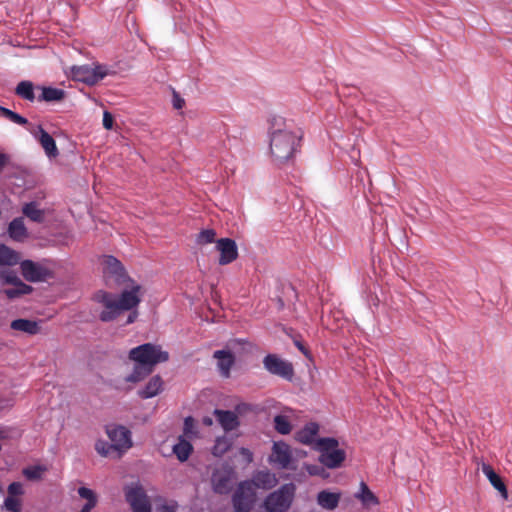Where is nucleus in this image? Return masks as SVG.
<instances>
[{
	"label": "nucleus",
	"mask_w": 512,
	"mask_h": 512,
	"mask_svg": "<svg viewBox=\"0 0 512 512\" xmlns=\"http://www.w3.org/2000/svg\"><path fill=\"white\" fill-rule=\"evenodd\" d=\"M0 116L10 120L11 122L13 123H16L18 125H26L28 124V120L21 116L20 114L8 109V108H5V107H2L0 106Z\"/></svg>",
	"instance_id": "35"
},
{
	"label": "nucleus",
	"mask_w": 512,
	"mask_h": 512,
	"mask_svg": "<svg viewBox=\"0 0 512 512\" xmlns=\"http://www.w3.org/2000/svg\"><path fill=\"white\" fill-rule=\"evenodd\" d=\"M126 501L133 512H151V504L145 490L139 484L125 488Z\"/></svg>",
	"instance_id": "10"
},
{
	"label": "nucleus",
	"mask_w": 512,
	"mask_h": 512,
	"mask_svg": "<svg viewBox=\"0 0 512 512\" xmlns=\"http://www.w3.org/2000/svg\"><path fill=\"white\" fill-rule=\"evenodd\" d=\"M213 357L217 359V367L221 376L228 378L232 366L235 364V357L228 350H217L213 353Z\"/></svg>",
	"instance_id": "16"
},
{
	"label": "nucleus",
	"mask_w": 512,
	"mask_h": 512,
	"mask_svg": "<svg viewBox=\"0 0 512 512\" xmlns=\"http://www.w3.org/2000/svg\"><path fill=\"white\" fill-rule=\"evenodd\" d=\"M114 118L112 114L108 111H105L103 114V127L107 130H111L113 128Z\"/></svg>",
	"instance_id": "40"
},
{
	"label": "nucleus",
	"mask_w": 512,
	"mask_h": 512,
	"mask_svg": "<svg viewBox=\"0 0 512 512\" xmlns=\"http://www.w3.org/2000/svg\"><path fill=\"white\" fill-rule=\"evenodd\" d=\"M50 260L37 263L32 260H24L20 263L21 274L29 282H43L54 277V270L49 265Z\"/></svg>",
	"instance_id": "7"
},
{
	"label": "nucleus",
	"mask_w": 512,
	"mask_h": 512,
	"mask_svg": "<svg viewBox=\"0 0 512 512\" xmlns=\"http://www.w3.org/2000/svg\"><path fill=\"white\" fill-rule=\"evenodd\" d=\"M216 249L220 253L219 264L228 265L238 258L236 242L231 238H221L216 241Z\"/></svg>",
	"instance_id": "13"
},
{
	"label": "nucleus",
	"mask_w": 512,
	"mask_h": 512,
	"mask_svg": "<svg viewBox=\"0 0 512 512\" xmlns=\"http://www.w3.org/2000/svg\"><path fill=\"white\" fill-rule=\"evenodd\" d=\"M213 490L218 494H228L231 490V477L225 473H215L212 476Z\"/></svg>",
	"instance_id": "26"
},
{
	"label": "nucleus",
	"mask_w": 512,
	"mask_h": 512,
	"mask_svg": "<svg viewBox=\"0 0 512 512\" xmlns=\"http://www.w3.org/2000/svg\"><path fill=\"white\" fill-rule=\"evenodd\" d=\"M239 452L244 457L247 463L253 461V453L249 449L242 447Z\"/></svg>",
	"instance_id": "45"
},
{
	"label": "nucleus",
	"mask_w": 512,
	"mask_h": 512,
	"mask_svg": "<svg viewBox=\"0 0 512 512\" xmlns=\"http://www.w3.org/2000/svg\"><path fill=\"white\" fill-rule=\"evenodd\" d=\"M5 281L9 284H13L14 286L20 279L13 273H9L5 276Z\"/></svg>",
	"instance_id": "47"
},
{
	"label": "nucleus",
	"mask_w": 512,
	"mask_h": 512,
	"mask_svg": "<svg viewBox=\"0 0 512 512\" xmlns=\"http://www.w3.org/2000/svg\"><path fill=\"white\" fill-rule=\"evenodd\" d=\"M19 261V255L4 244H0V265H15Z\"/></svg>",
	"instance_id": "31"
},
{
	"label": "nucleus",
	"mask_w": 512,
	"mask_h": 512,
	"mask_svg": "<svg viewBox=\"0 0 512 512\" xmlns=\"http://www.w3.org/2000/svg\"><path fill=\"white\" fill-rule=\"evenodd\" d=\"M294 494L295 486L293 484L281 486L265 498V510L267 512H286L292 504Z\"/></svg>",
	"instance_id": "5"
},
{
	"label": "nucleus",
	"mask_w": 512,
	"mask_h": 512,
	"mask_svg": "<svg viewBox=\"0 0 512 512\" xmlns=\"http://www.w3.org/2000/svg\"><path fill=\"white\" fill-rule=\"evenodd\" d=\"M33 135L37 138L49 158H56L59 155L55 140L41 125L38 126V133H33Z\"/></svg>",
	"instance_id": "15"
},
{
	"label": "nucleus",
	"mask_w": 512,
	"mask_h": 512,
	"mask_svg": "<svg viewBox=\"0 0 512 512\" xmlns=\"http://www.w3.org/2000/svg\"><path fill=\"white\" fill-rule=\"evenodd\" d=\"M257 494L252 483L245 480L240 482L232 495V504L236 512H249L256 503Z\"/></svg>",
	"instance_id": "8"
},
{
	"label": "nucleus",
	"mask_w": 512,
	"mask_h": 512,
	"mask_svg": "<svg viewBox=\"0 0 512 512\" xmlns=\"http://www.w3.org/2000/svg\"><path fill=\"white\" fill-rule=\"evenodd\" d=\"M23 485L20 482H12L7 488V497L4 500V508L9 512H21Z\"/></svg>",
	"instance_id": "14"
},
{
	"label": "nucleus",
	"mask_w": 512,
	"mask_h": 512,
	"mask_svg": "<svg viewBox=\"0 0 512 512\" xmlns=\"http://www.w3.org/2000/svg\"><path fill=\"white\" fill-rule=\"evenodd\" d=\"M95 449L100 455L104 457L111 456L113 454L116 455V448L113 447V444L103 440L96 442Z\"/></svg>",
	"instance_id": "38"
},
{
	"label": "nucleus",
	"mask_w": 512,
	"mask_h": 512,
	"mask_svg": "<svg viewBox=\"0 0 512 512\" xmlns=\"http://www.w3.org/2000/svg\"><path fill=\"white\" fill-rule=\"evenodd\" d=\"M269 134V156L272 163L277 167L292 163L302 138V135L295 131L292 122L280 116L273 117Z\"/></svg>",
	"instance_id": "2"
},
{
	"label": "nucleus",
	"mask_w": 512,
	"mask_h": 512,
	"mask_svg": "<svg viewBox=\"0 0 512 512\" xmlns=\"http://www.w3.org/2000/svg\"><path fill=\"white\" fill-rule=\"evenodd\" d=\"M274 428L278 433L287 435L291 432L292 426L288 417L284 415H276L274 417Z\"/></svg>",
	"instance_id": "34"
},
{
	"label": "nucleus",
	"mask_w": 512,
	"mask_h": 512,
	"mask_svg": "<svg viewBox=\"0 0 512 512\" xmlns=\"http://www.w3.org/2000/svg\"><path fill=\"white\" fill-rule=\"evenodd\" d=\"M335 438H319L315 443V450L320 453L319 462L329 469H335L342 465L346 458L343 449L338 448Z\"/></svg>",
	"instance_id": "4"
},
{
	"label": "nucleus",
	"mask_w": 512,
	"mask_h": 512,
	"mask_svg": "<svg viewBox=\"0 0 512 512\" xmlns=\"http://www.w3.org/2000/svg\"><path fill=\"white\" fill-rule=\"evenodd\" d=\"M16 289L19 290V292L22 294V295H26V294H29L32 292L33 288L27 284H25L24 282H22L21 280L18 281L15 285Z\"/></svg>",
	"instance_id": "42"
},
{
	"label": "nucleus",
	"mask_w": 512,
	"mask_h": 512,
	"mask_svg": "<svg viewBox=\"0 0 512 512\" xmlns=\"http://www.w3.org/2000/svg\"><path fill=\"white\" fill-rule=\"evenodd\" d=\"M197 434L194 425V419L192 417H187L184 420L183 434L181 436H185V438L192 440L193 436Z\"/></svg>",
	"instance_id": "39"
},
{
	"label": "nucleus",
	"mask_w": 512,
	"mask_h": 512,
	"mask_svg": "<svg viewBox=\"0 0 512 512\" xmlns=\"http://www.w3.org/2000/svg\"><path fill=\"white\" fill-rule=\"evenodd\" d=\"M4 293L9 299H14L22 295L15 286L13 288L5 289Z\"/></svg>",
	"instance_id": "43"
},
{
	"label": "nucleus",
	"mask_w": 512,
	"mask_h": 512,
	"mask_svg": "<svg viewBox=\"0 0 512 512\" xmlns=\"http://www.w3.org/2000/svg\"><path fill=\"white\" fill-rule=\"evenodd\" d=\"M78 494L81 498L87 500L86 504L79 512H91V510L97 505V496L95 492L87 487H80L78 489Z\"/></svg>",
	"instance_id": "30"
},
{
	"label": "nucleus",
	"mask_w": 512,
	"mask_h": 512,
	"mask_svg": "<svg viewBox=\"0 0 512 512\" xmlns=\"http://www.w3.org/2000/svg\"><path fill=\"white\" fill-rule=\"evenodd\" d=\"M46 471L44 466L36 465L23 469V475L28 480H39L42 478L43 473Z\"/></svg>",
	"instance_id": "36"
},
{
	"label": "nucleus",
	"mask_w": 512,
	"mask_h": 512,
	"mask_svg": "<svg viewBox=\"0 0 512 512\" xmlns=\"http://www.w3.org/2000/svg\"><path fill=\"white\" fill-rule=\"evenodd\" d=\"M41 90V94L37 100L39 102H60L65 98V91L54 87H38Z\"/></svg>",
	"instance_id": "25"
},
{
	"label": "nucleus",
	"mask_w": 512,
	"mask_h": 512,
	"mask_svg": "<svg viewBox=\"0 0 512 512\" xmlns=\"http://www.w3.org/2000/svg\"><path fill=\"white\" fill-rule=\"evenodd\" d=\"M102 265L106 285L123 288L119 295L101 289L92 296V300L102 307L99 319L107 323L116 320L126 310L139 305L141 286L128 276L122 263L114 256H104Z\"/></svg>",
	"instance_id": "1"
},
{
	"label": "nucleus",
	"mask_w": 512,
	"mask_h": 512,
	"mask_svg": "<svg viewBox=\"0 0 512 512\" xmlns=\"http://www.w3.org/2000/svg\"><path fill=\"white\" fill-rule=\"evenodd\" d=\"M481 470L488 478L490 484L500 493L504 498H508V490L502 478L494 471L491 465L482 463Z\"/></svg>",
	"instance_id": "18"
},
{
	"label": "nucleus",
	"mask_w": 512,
	"mask_h": 512,
	"mask_svg": "<svg viewBox=\"0 0 512 512\" xmlns=\"http://www.w3.org/2000/svg\"><path fill=\"white\" fill-rule=\"evenodd\" d=\"M213 414L226 432L236 429L240 424L238 416L233 411L215 409Z\"/></svg>",
	"instance_id": "17"
},
{
	"label": "nucleus",
	"mask_w": 512,
	"mask_h": 512,
	"mask_svg": "<svg viewBox=\"0 0 512 512\" xmlns=\"http://www.w3.org/2000/svg\"><path fill=\"white\" fill-rule=\"evenodd\" d=\"M294 344L307 358H310V351L305 347L302 341L294 339Z\"/></svg>",
	"instance_id": "44"
},
{
	"label": "nucleus",
	"mask_w": 512,
	"mask_h": 512,
	"mask_svg": "<svg viewBox=\"0 0 512 512\" xmlns=\"http://www.w3.org/2000/svg\"><path fill=\"white\" fill-rule=\"evenodd\" d=\"M172 451L180 462H185L193 452V445L191 444V440L185 438V436H179L178 441L173 446Z\"/></svg>",
	"instance_id": "22"
},
{
	"label": "nucleus",
	"mask_w": 512,
	"mask_h": 512,
	"mask_svg": "<svg viewBox=\"0 0 512 512\" xmlns=\"http://www.w3.org/2000/svg\"><path fill=\"white\" fill-rule=\"evenodd\" d=\"M231 445L232 442L226 436L217 437L212 447V454L221 457L230 449Z\"/></svg>",
	"instance_id": "32"
},
{
	"label": "nucleus",
	"mask_w": 512,
	"mask_h": 512,
	"mask_svg": "<svg viewBox=\"0 0 512 512\" xmlns=\"http://www.w3.org/2000/svg\"><path fill=\"white\" fill-rule=\"evenodd\" d=\"M319 426L317 423L311 422L306 424L300 431L296 433V440L302 444H315V437L318 434Z\"/></svg>",
	"instance_id": "23"
},
{
	"label": "nucleus",
	"mask_w": 512,
	"mask_h": 512,
	"mask_svg": "<svg viewBox=\"0 0 512 512\" xmlns=\"http://www.w3.org/2000/svg\"><path fill=\"white\" fill-rule=\"evenodd\" d=\"M9 235L12 239L20 241L24 239L27 235V230L24 225L22 218L13 219L8 227Z\"/></svg>",
	"instance_id": "28"
},
{
	"label": "nucleus",
	"mask_w": 512,
	"mask_h": 512,
	"mask_svg": "<svg viewBox=\"0 0 512 512\" xmlns=\"http://www.w3.org/2000/svg\"><path fill=\"white\" fill-rule=\"evenodd\" d=\"M108 73L107 67L101 64L72 66L70 69V75L73 80L87 85H95L106 77Z\"/></svg>",
	"instance_id": "6"
},
{
	"label": "nucleus",
	"mask_w": 512,
	"mask_h": 512,
	"mask_svg": "<svg viewBox=\"0 0 512 512\" xmlns=\"http://www.w3.org/2000/svg\"><path fill=\"white\" fill-rule=\"evenodd\" d=\"M357 498H359L363 504L365 505H377L378 499L377 497L372 493V491L368 488V486L361 482L360 484V493L357 494Z\"/></svg>",
	"instance_id": "33"
},
{
	"label": "nucleus",
	"mask_w": 512,
	"mask_h": 512,
	"mask_svg": "<svg viewBox=\"0 0 512 512\" xmlns=\"http://www.w3.org/2000/svg\"><path fill=\"white\" fill-rule=\"evenodd\" d=\"M269 461L280 469L289 468L292 461V454L289 445L282 441L275 442L272 447V453L269 457Z\"/></svg>",
	"instance_id": "12"
},
{
	"label": "nucleus",
	"mask_w": 512,
	"mask_h": 512,
	"mask_svg": "<svg viewBox=\"0 0 512 512\" xmlns=\"http://www.w3.org/2000/svg\"><path fill=\"white\" fill-rule=\"evenodd\" d=\"M128 357L136 365L132 373L125 378V381L138 383L150 375L157 364L167 362L169 353L164 351L160 345L145 343L132 348Z\"/></svg>",
	"instance_id": "3"
},
{
	"label": "nucleus",
	"mask_w": 512,
	"mask_h": 512,
	"mask_svg": "<svg viewBox=\"0 0 512 512\" xmlns=\"http://www.w3.org/2000/svg\"><path fill=\"white\" fill-rule=\"evenodd\" d=\"M40 322L29 319H16L10 324L13 330L24 332L28 335H37L41 331Z\"/></svg>",
	"instance_id": "21"
},
{
	"label": "nucleus",
	"mask_w": 512,
	"mask_h": 512,
	"mask_svg": "<svg viewBox=\"0 0 512 512\" xmlns=\"http://www.w3.org/2000/svg\"><path fill=\"white\" fill-rule=\"evenodd\" d=\"M163 390V380L159 375L150 378L145 387L138 391L142 399H148L157 396Z\"/></svg>",
	"instance_id": "20"
},
{
	"label": "nucleus",
	"mask_w": 512,
	"mask_h": 512,
	"mask_svg": "<svg viewBox=\"0 0 512 512\" xmlns=\"http://www.w3.org/2000/svg\"><path fill=\"white\" fill-rule=\"evenodd\" d=\"M15 94L27 101L33 102L36 99L34 84L31 81L23 80L15 88Z\"/></svg>",
	"instance_id": "27"
},
{
	"label": "nucleus",
	"mask_w": 512,
	"mask_h": 512,
	"mask_svg": "<svg viewBox=\"0 0 512 512\" xmlns=\"http://www.w3.org/2000/svg\"><path fill=\"white\" fill-rule=\"evenodd\" d=\"M106 433L113 447L116 448V457L120 458L132 446L131 432L122 425H109Z\"/></svg>",
	"instance_id": "9"
},
{
	"label": "nucleus",
	"mask_w": 512,
	"mask_h": 512,
	"mask_svg": "<svg viewBox=\"0 0 512 512\" xmlns=\"http://www.w3.org/2000/svg\"><path fill=\"white\" fill-rule=\"evenodd\" d=\"M22 212L33 222L41 223L44 221V211L39 208L36 202L25 204Z\"/></svg>",
	"instance_id": "29"
},
{
	"label": "nucleus",
	"mask_w": 512,
	"mask_h": 512,
	"mask_svg": "<svg viewBox=\"0 0 512 512\" xmlns=\"http://www.w3.org/2000/svg\"><path fill=\"white\" fill-rule=\"evenodd\" d=\"M173 107L177 110L182 109L185 105V100L177 93L173 92V99H172Z\"/></svg>",
	"instance_id": "41"
},
{
	"label": "nucleus",
	"mask_w": 512,
	"mask_h": 512,
	"mask_svg": "<svg viewBox=\"0 0 512 512\" xmlns=\"http://www.w3.org/2000/svg\"><path fill=\"white\" fill-rule=\"evenodd\" d=\"M216 232L214 229H204L200 231L196 237L199 245H205L215 242Z\"/></svg>",
	"instance_id": "37"
},
{
	"label": "nucleus",
	"mask_w": 512,
	"mask_h": 512,
	"mask_svg": "<svg viewBox=\"0 0 512 512\" xmlns=\"http://www.w3.org/2000/svg\"><path fill=\"white\" fill-rule=\"evenodd\" d=\"M8 161L9 157L4 153H0V170L8 164Z\"/></svg>",
	"instance_id": "48"
},
{
	"label": "nucleus",
	"mask_w": 512,
	"mask_h": 512,
	"mask_svg": "<svg viewBox=\"0 0 512 512\" xmlns=\"http://www.w3.org/2000/svg\"><path fill=\"white\" fill-rule=\"evenodd\" d=\"M135 308H132L130 309L129 311L130 314L128 315V318H127V321H126V324H132L136 321L137 317H138V312L136 310H134Z\"/></svg>",
	"instance_id": "46"
},
{
	"label": "nucleus",
	"mask_w": 512,
	"mask_h": 512,
	"mask_svg": "<svg viewBox=\"0 0 512 512\" xmlns=\"http://www.w3.org/2000/svg\"><path fill=\"white\" fill-rule=\"evenodd\" d=\"M340 501V494L322 490L317 495V503L323 509L334 510Z\"/></svg>",
	"instance_id": "24"
},
{
	"label": "nucleus",
	"mask_w": 512,
	"mask_h": 512,
	"mask_svg": "<svg viewBox=\"0 0 512 512\" xmlns=\"http://www.w3.org/2000/svg\"><path fill=\"white\" fill-rule=\"evenodd\" d=\"M263 365L268 372L285 380L291 381L294 376L293 365L274 354L267 355L263 360Z\"/></svg>",
	"instance_id": "11"
},
{
	"label": "nucleus",
	"mask_w": 512,
	"mask_h": 512,
	"mask_svg": "<svg viewBox=\"0 0 512 512\" xmlns=\"http://www.w3.org/2000/svg\"><path fill=\"white\" fill-rule=\"evenodd\" d=\"M248 481L252 483L254 491H256L257 488L268 490L277 484L275 475L269 471H258L253 475V478Z\"/></svg>",
	"instance_id": "19"
},
{
	"label": "nucleus",
	"mask_w": 512,
	"mask_h": 512,
	"mask_svg": "<svg viewBox=\"0 0 512 512\" xmlns=\"http://www.w3.org/2000/svg\"><path fill=\"white\" fill-rule=\"evenodd\" d=\"M203 423H204L205 425H211V424H212V419H211V418H209V417H205V418L203 419Z\"/></svg>",
	"instance_id": "49"
}]
</instances>
